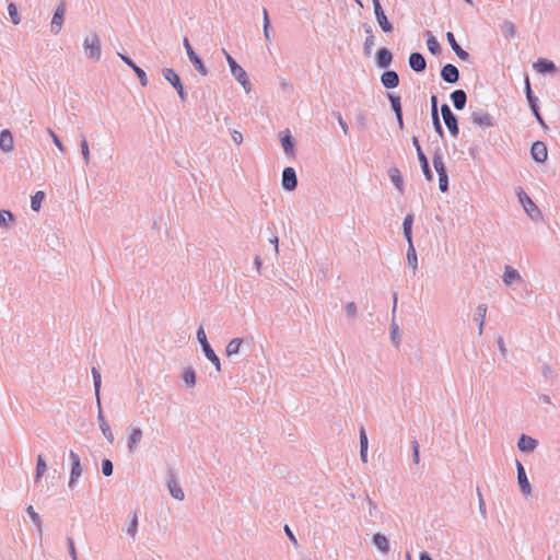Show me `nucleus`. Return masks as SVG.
<instances>
[{
  "instance_id": "50",
  "label": "nucleus",
  "mask_w": 560,
  "mask_h": 560,
  "mask_svg": "<svg viewBox=\"0 0 560 560\" xmlns=\"http://www.w3.org/2000/svg\"><path fill=\"white\" fill-rule=\"evenodd\" d=\"M26 512L33 521L34 525L37 527L39 534H42V520L37 512H35L32 505L26 508Z\"/></svg>"
},
{
  "instance_id": "47",
  "label": "nucleus",
  "mask_w": 560,
  "mask_h": 560,
  "mask_svg": "<svg viewBox=\"0 0 560 560\" xmlns=\"http://www.w3.org/2000/svg\"><path fill=\"white\" fill-rule=\"evenodd\" d=\"M432 162H433V166H434L438 175L442 174V172H443V174L447 173L445 164H444L443 159H442V155H441V153L439 151H436L434 153Z\"/></svg>"
},
{
  "instance_id": "1",
  "label": "nucleus",
  "mask_w": 560,
  "mask_h": 560,
  "mask_svg": "<svg viewBox=\"0 0 560 560\" xmlns=\"http://www.w3.org/2000/svg\"><path fill=\"white\" fill-rule=\"evenodd\" d=\"M222 51L225 55V58H226V61L230 67L232 75L243 86V89L248 93L252 89V84L247 78L245 70L236 62V60L225 49H222Z\"/></svg>"
},
{
  "instance_id": "43",
  "label": "nucleus",
  "mask_w": 560,
  "mask_h": 560,
  "mask_svg": "<svg viewBox=\"0 0 560 560\" xmlns=\"http://www.w3.org/2000/svg\"><path fill=\"white\" fill-rule=\"evenodd\" d=\"M243 343L242 338H233L226 346L225 352L228 357L235 355L240 352V348Z\"/></svg>"
},
{
  "instance_id": "21",
  "label": "nucleus",
  "mask_w": 560,
  "mask_h": 560,
  "mask_svg": "<svg viewBox=\"0 0 560 560\" xmlns=\"http://www.w3.org/2000/svg\"><path fill=\"white\" fill-rule=\"evenodd\" d=\"M393 62V54L386 47H382L376 52V63L378 68L387 69Z\"/></svg>"
},
{
  "instance_id": "17",
  "label": "nucleus",
  "mask_w": 560,
  "mask_h": 560,
  "mask_svg": "<svg viewBox=\"0 0 560 560\" xmlns=\"http://www.w3.org/2000/svg\"><path fill=\"white\" fill-rule=\"evenodd\" d=\"M374 14L381 30L384 33H392L394 30L393 24L388 21L382 5H376V8H374Z\"/></svg>"
},
{
  "instance_id": "60",
  "label": "nucleus",
  "mask_w": 560,
  "mask_h": 560,
  "mask_svg": "<svg viewBox=\"0 0 560 560\" xmlns=\"http://www.w3.org/2000/svg\"><path fill=\"white\" fill-rule=\"evenodd\" d=\"M477 497H478L479 512H480L481 516L483 518H486L487 517L486 504H485V501H483V498H482V494H481V491L479 488H477Z\"/></svg>"
},
{
  "instance_id": "51",
  "label": "nucleus",
  "mask_w": 560,
  "mask_h": 560,
  "mask_svg": "<svg viewBox=\"0 0 560 560\" xmlns=\"http://www.w3.org/2000/svg\"><path fill=\"white\" fill-rule=\"evenodd\" d=\"M8 13H9V16H10L11 22H12L14 25L20 24V22H21V18H20V15H19L18 8H16V5H15L13 2H10V3L8 4Z\"/></svg>"
},
{
  "instance_id": "37",
  "label": "nucleus",
  "mask_w": 560,
  "mask_h": 560,
  "mask_svg": "<svg viewBox=\"0 0 560 560\" xmlns=\"http://www.w3.org/2000/svg\"><path fill=\"white\" fill-rule=\"evenodd\" d=\"M372 540L375 547L383 553H387L389 551V542L385 535L381 533L374 534Z\"/></svg>"
},
{
  "instance_id": "28",
  "label": "nucleus",
  "mask_w": 560,
  "mask_h": 560,
  "mask_svg": "<svg viewBox=\"0 0 560 560\" xmlns=\"http://www.w3.org/2000/svg\"><path fill=\"white\" fill-rule=\"evenodd\" d=\"M451 100L453 102L454 107L457 110H462L466 106L467 94L464 90H455L451 93Z\"/></svg>"
},
{
  "instance_id": "27",
  "label": "nucleus",
  "mask_w": 560,
  "mask_h": 560,
  "mask_svg": "<svg viewBox=\"0 0 560 560\" xmlns=\"http://www.w3.org/2000/svg\"><path fill=\"white\" fill-rule=\"evenodd\" d=\"M534 68L541 74L555 73L557 70L555 62L545 58H539L534 63Z\"/></svg>"
},
{
  "instance_id": "55",
  "label": "nucleus",
  "mask_w": 560,
  "mask_h": 560,
  "mask_svg": "<svg viewBox=\"0 0 560 560\" xmlns=\"http://www.w3.org/2000/svg\"><path fill=\"white\" fill-rule=\"evenodd\" d=\"M439 188L441 192H446L448 190V176L447 173L439 174Z\"/></svg>"
},
{
  "instance_id": "58",
  "label": "nucleus",
  "mask_w": 560,
  "mask_h": 560,
  "mask_svg": "<svg viewBox=\"0 0 560 560\" xmlns=\"http://www.w3.org/2000/svg\"><path fill=\"white\" fill-rule=\"evenodd\" d=\"M411 448H412V462L418 465L420 462V446L418 441L413 440L411 441Z\"/></svg>"
},
{
  "instance_id": "7",
  "label": "nucleus",
  "mask_w": 560,
  "mask_h": 560,
  "mask_svg": "<svg viewBox=\"0 0 560 560\" xmlns=\"http://www.w3.org/2000/svg\"><path fill=\"white\" fill-rule=\"evenodd\" d=\"M184 47L186 49L187 57L189 61L192 63L194 68L202 75L206 77L208 74V69L205 66L202 59L192 49L188 38H184Z\"/></svg>"
},
{
  "instance_id": "54",
  "label": "nucleus",
  "mask_w": 560,
  "mask_h": 560,
  "mask_svg": "<svg viewBox=\"0 0 560 560\" xmlns=\"http://www.w3.org/2000/svg\"><path fill=\"white\" fill-rule=\"evenodd\" d=\"M114 471V465L110 459L104 458L102 460V472L104 476L109 477L113 475Z\"/></svg>"
},
{
  "instance_id": "29",
  "label": "nucleus",
  "mask_w": 560,
  "mask_h": 560,
  "mask_svg": "<svg viewBox=\"0 0 560 560\" xmlns=\"http://www.w3.org/2000/svg\"><path fill=\"white\" fill-rule=\"evenodd\" d=\"M143 436L142 430L140 428H133L131 429V432L128 436V451L130 453H135L137 450V444L141 441Z\"/></svg>"
},
{
  "instance_id": "62",
  "label": "nucleus",
  "mask_w": 560,
  "mask_h": 560,
  "mask_svg": "<svg viewBox=\"0 0 560 560\" xmlns=\"http://www.w3.org/2000/svg\"><path fill=\"white\" fill-rule=\"evenodd\" d=\"M67 542H68V547H69V555L71 557L72 560H78V555H77V550H75V547H74V541L71 537H68L67 538Z\"/></svg>"
},
{
  "instance_id": "12",
  "label": "nucleus",
  "mask_w": 560,
  "mask_h": 560,
  "mask_svg": "<svg viewBox=\"0 0 560 560\" xmlns=\"http://www.w3.org/2000/svg\"><path fill=\"white\" fill-rule=\"evenodd\" d=\"M118 57L121 59V61L127 65L130 69H132V71L136 73V75L138 77L139 79V82L142 86H147L148 83H149V80H148V77L145 74V72L140 68L138 67L132 59H130L128 56L121 54V52H117Z\"/></svg>"
},
{
  "instance_id": "22",
  "label": "nucleus",
  "mask_w": 560,
  "mask_h": 560,
  "mask_svg": "<svg viewBox=\"0 0 560 560\" xmlns=\"http://www.w3.org/2000/svg\"><path fill=\"white\" fill-rule=\"evenodd\" d=\"M446 39L459 59L467 61L470 58V55L458 45L452 32L446 33Z\"/></svg>"
},
{
  "instance_id": "5",
  "label": "nucleus",
  "mask_w": 560,
  "mask_h": 560,
  "mask_svg": "<svg viewBox=\"0 0 560 560\" xmlns=\"http://www.w3.org/2000/svg\"><path fill=\"white\" fill-rule=\"evenodd\" d=\"M524 90H525V94H526V98H527L529 108H530L534 117L542 127H546L545 120L539 110L538 98L533 93L528 77L525 78V89Z\"/></svg>"
},
{
  "instance_id": "14",
  "label": "nucleus",
  "mask_w": 560,
  "mask_h": 560,
  "mask_svg": "<svg viewBox=\"0 0 560 560\" xmlns=\"http://www.w3.org/2000/svg\"><path fill=\"white\" fill-rule=\"evenodd\" d=\"M65 11V3L61 2L54 12L50 23V32L55 35H57L62 28Z\"/></svg>"
},
{
  "instance_id": "11",
  "label": "nucleus",
  "mask_w": 560,
  "mask_h": 560,
  "mask_svg": "<svg viewBox=\"0 0 560 560\" xmlns=\"http://www.w3.org/2000/svg\"><path fill=\"white\" fill-rule=\"evenodd\" d=\"M281 185L282 188L287 191H293L298 187V176L296 172L293 167L287 166L282 171V178H281Z\"/></svg>"
},
{
  "instance_id": "52",
  "label": "nucleus",
  "mask_w": 560,
  "mask_h": 560,
  "mask_svg": "<svg viewBox=\"0 0 560 560\" xmlns=\"http://www.w3.org/2000/svg\"><path fill=\"white\" fill-rule=\"evenodd\" d=\"M15 218L10 210H0V226L8 228V221H14Z\"/></svg>"
},
{
  "instance_id": "46",
  "label": "nucleus",
  "mask_w": 560,
  "mask_h": 560,
  "mask_svg": "<svg viewBox=\"0 0 560 560\" xmlns=\"http://www.w3.org/2000/svg\"><path fill=\"white\" fill-rule=\"evenodd\" d=\"M387 97H388V100L390 102V106H392V109L395 113V116H400V113H402L400 96L392 94V93H388Z\"/></svg>"
},
{
  "instance_id": "20",
  "label": "nucleus",
  "mask_w": 560,
  "mask_h": 560,
  "mask_svg": "<svg viewBox=\"0 0 560 560\" xmlns=\"http://www.w3.org/2000/svg\"><path fill=\"white\" fill-rule=\"evenodd\" d=\"M168 475L170 479L167 481V488L170 490L171 495L178 501H183L185 498V493L180 486L177 483L174 472L170 470Z\"/></svg>"
},
{
  "instance_id": "56",
  "label": "nucleus",
  "mask_w": 560,
  "mask_h": 560,
  "mask_svg": "<svg viewBox=\"0 0 560 560\" xmlns=\"http://www.w3.org/2000/svg\"><path fill=\"white\" fill-rule=\"evenodd\" d=\"M48 133H49V136L51 137L52 142H54V144L58 148V150H59L60 152L65 153V152H66V148H65V145H63L62 141L60 140V138H59V137L55 133V131H54V130H51L50 128L48 129Z\"/></svg>"
},
{
  "instance_id": "13",
  "label": "nucleus",
  "mask_w": 560,
  "mask_h": 560,
  "mask_svg": "<svg viewBox=\"0 0 560 560\" xmlns=\"http://www.w3.org/2000/svg\"><path fill=\"white\" fill-rule=\"evenodd\" d=\"M516 470H517V482H518L522 493L524 495H529L532 493V486L526 476L525 468L520 460H516Z\"/></svg>"
},
{
  "instance_id": "41",
  "label": "nucleus",
  "mask_w": 560,
  "mask_h": 560,
  "mask_svg": "<svg viewBox=\"0 0 560 560\" xmlns=\"http://www.w3.org/2000/svg\"><path fill=\"white\" fill-rule=\"evenodd\" d=\"M413 214L408 213L402 222V233L407 242L412 241Z\"/></svg>"
},
{
  "instance_id": "39",
  "label": "nucleus",
  "mask_w": 560,
  "mask_h": 560,
  "mask_svg": "<svg viewBox=\"0 0 560 560\" xmlns=\"http://www.w3.org/2000/svg\"><path fill=\"white\" fill-rule=\"evenodd\" d=\"M389 178L394 186L399 190V192H404V182L400 174V171L397 167H390L388 171Z\"/></svg>"
},
{
  "instance_id": "35",
  "label": "nucleus",
  "mask_w": 560,
  "mask_h": 560,
  "mask_svg": "<svg viewBox=\"0 0 560 560\" xmlns=\"http://www.w3.org/2000/svg\"><path fill=\"white\" fill-rule=\"evenodd\" d=\"M502 279L506 285H511L513 282L521 280V275L515 268L508 265L504 268Z\"/></svg>"
},
{
  "instance_id": "16",
  "label": "nucleus",
  "mask_w": 560,
  "mask_h": 560,
  "mask_svg": "<svg viewBox=\"0 0 560 560\" xmlns=\"http://www.w3.org/2000/svg\"><path fill=\"white\" fill-rule=\"evenodd\" d=\"M441 78L446 83L455 84L459 80V71L454 65L446 63L441 69Z\"/></svg>"
},
{
  "instance_id": "26",
  "label": "nucleus",
  "mask_w": 560,
  "mask_h": 560,
  "mask_svg": "<svg viewBox=\"0 0 560 560\" xmlns=\"http://www.w3.org/2000/svg\"><path fill=\"white\" fill-rule=\"evenodd\" d=\"M537 445L538 441L526 434H522L517 441V447L521 452H533Z\"/></svg>"
},
{
  "instance_id": "38",
  "label": "nucleus",
  "mask_w": 560,
  "mask_h": 560,
  "mask_svg": "<svg viewBox=\"0 0 560 560\" xmlns=\"http://www.w3.org/2000/svg\"><path fill=\"white\" fill-rule=\"evenodd\" d=\"M280 141L284 152L289 155L292 154L294 151L295 141L289 130H287L285 133L281 136Z\"/></svg>"
},
{
  "instance_id": "36",
  "label": "nucleus",
  "mask_w": 560,
  "mask_h": 560,
  "mask_svg": "<svg viewBox=\"0 0 560 560\" xmlns=\"http://www.w3.org/2000/svg\"><path fill=\"white\" fill-rule=\"evenodd\" d=\"M407 243H408V249H407L408 266L412 269L413 273H416V271L418 269L417 252H416L412 241L407 242Z\"/></svg>"
},
{
  "instance_id": "53",
  "label": "nucleus",
  "mask_w": 560,
  "mask_h": 560,
  "mask_svg": "<svg viewBox=\"0 0 560 560\" xmlns=\"http://www.w3.org/2000/svg\"><path fill=\"white\" fill-rule=\"evenodd\" d=\"M80 145H81V153H82L83 160H84L85 164L88 165L90 163V150H89L88 141L83 135H81Z\"/></svg>"
},
{
  "instance_id": "4",
  "label": "nucleus",
  "mask_w": 560,
  "mask_h": 560,
  "mask_svg": "<svg viewBox=\"0 0 560 560\" xmlns=\"http://www.w3.org/2000/svg\"><path fill=\"white\" fill-rule=\"evenodd\" d=\"M517 197L525 212L532 220H539L541 218L539 208L522 188H518Z\"/></svg>"
},
{
  "instance_id": "15",
  "label": "nucleus",
  "mask_w": 560,
  "mask_h": 560,
  "mask_svg": "<svg viewBox=\"0 0 560 560\" xmlns=\"http://www.w3.org/2000/svg\"><path fill=\"white\" fill-rule=\"evenodd\" d=\"M530 155L537 163H544L548 158L547 145L542 141H535L530 148Z\"/></svg>"
},
{
  "instance_id": "30",
  "label": "nucleus",
  "mask_w": 560,
  "mask_h": 560,
  "mask_svg": "<svg viewBox=\"0 0 560 560\" xmlns=\"http://www.w3.org/2000/svg\"><path fill=\"white\" fill-rule=\"evenodd\" d=\"M0 149L3 152H10L13 150V137L9 129H3L0 132Z\"/></svg>"
},
{
  "instance_id": "18",
  "label": "nucleus",
  "mask_w": 560,
  "mask_h": 560,
  "mask_svg": "<svg viewBox=\"0 0 560 560\" xmlns=\"http://www.w3.org/2000/svg\"><path fill=\"white\" fill-rule=\"evenodd\" d=\"M409 67L415 72H423L427 68V60L421 52H411L408 59Z\"/></svg>"
},
{
  "instance_id": "31",
  "label": "nucleus",
  "mask_w": 560,
  "mask_h": 560,
  "mask_svg": "<svg viewBox=\"0 0 560 560\" xmlns=\"http://www.w3.org/2000/svg\"><path fill=\"white\" fill-rule=\"evenodd\" d=\"M162 74L164 79L175 89L177 90L178 86L183 85V82L180 80V77L172 69V68H164L162 70Z\"/></svg>"
},
{
  "instance_id": "64",
  "label": "nucleus",
  "mask_w": 560,
  "mask_h": 560,
  "mask_svg": "<svg viewBox=\"0 0 560 560\" xmlns=\"http://www.w3.org/2000/svg\"><path fill=\"white\" fill-rule=\"evenodd\" d=\"M541 374L546 380L550 378L552 376L551 366L549 364H544L541 366Z\"/></svg>"
},
{
  "instance_id": "49",
  "label": "nucleus",
  "mask_w": 560,
  "mask_h": 560,
  "mask_svg": "<svg viewBox=\"0 0 560 560\" xmlns=\"http://www.w3.org/2000/svg\"><path fill=\"white\" fill-rule=\"evenodd\" d=\"M130 522L127 527V533L135 539L138 530V515L137 513H132L129 515Z\"/></svg>"
},
{
  "instance_id": "8",
  "label": "nucleus",
  "mask_w": 560,
  "mask_h": 560,
  "mask_svg": "<svg viewBox=\"0 0 560 560\" xmlns=\"http://www.w3.org/2000/svg\"><path fill=\"white\" fill-rule=\"evenodd\" d=\"M412 144L417 151L418 160L420 162V166L423 172V175L428 182H431L433 179V173L430 168L429 160H428L427 155L423 153L420 142L417 137H412Z\"/></svg>"
},
{
  "instance_id": "45",
  "label": "nucleus",
  "mask_w": 560,
  "mask_h": 560,
  "mask_svg": "<svg viewBox=\"0 0 560 560\" xmlns=\"http://www.w3.org/2000/svg\"><path fill=\"white\" fill-rule=\"evenodd\" d=\"M47 470V464L43 457L42 454H39L37 456V460H36V475H35V482H38L40 480V478L43 477V475L45 474V471Z\"/></svg>"
},
{
  "instance_id": "42",
  "label": "nucleus",
  "mask_w": 560,
  "mask_h": 560,
  "mask_svg": "<svg viewBox=\"0 0 560 560\" xmlns=\"http://www.w3.org/2000/svg\"><path fill=\"white\" fill-rule=\"evenodd\" d=\"M425 35L428 37L427 38V46H428L429 51L432 55L440 54L441 52V45L438 42V39L432 35V33L430 31H427Z\"/></svg>"
},
{
  "instance_id": "9",
  "label": "nucleus",
  "mask_w": 560,
  "mask_h": 560,
  "mask_svg": "<svg viewBox=\"0 0 560 560\" xmlns=\"http://www.w3.org/2000/svg\"><path fill=\"white\" fill-rule=\"evenodd\" d=\"M69 458L71 462V471L68 486L73 489L79 477H81L83 468L81 465L80 456L74 452L70 451Z\"/></svg>"
},
{
  "instance_id": "63",
  "label": "nucleus",
  "mask_w": 560,
  "mask_h": 560,
  "mask_svg": "<svg viewBox=\"0 0 560 560\" xmlns=\"http://www.w3.org/2000/svg\"><path fill=\"white\" fill-rule=\"evenodd\" d=\"M346 314H347L348 317H351V318L355 317V315H357V305H355L354 302L347 303V305H346Z\"/></svg>"
},
{
  "instance_id": "57",
  "label": "nucleus",
  "mask_w": 560,
  "mask_h": 560,
  "mask_svg": "<svg viewBox=\"0 0 560 560\" xmlns=\"http://www.w3.org/2000/svg\"><path fill=\"white\" fill-rule=\"evenodd\" d=\"M366 502H368V505H369V515L371 517H377L378 514H380L377 505L375 504V502L368 494H366Z\"/></svg>"
},
{
  "instance_id": "33",
  "label": "nucleus",
  "mask_w": 560,
  "mask_h": 560,
  "mask_svg": "<svg viewBox=\"0 0 560 560\" xmlns=\"http://www.w3.org/2000/svg\"><path fill=\"white\" fill-rule=\"evenodd\" d=\"M368 450H369V440L366 436L365 429L363 427L360 428V458L363 463H368Z\"/></svg>"
},
{
  "instance_id": "2",
  "label": "nucleus",
  "mask_w": 560,
  "mask_h": 560,
  "mask_svg": "<svg viewBox=\"0 0 560 560\" xmlns=\"http://www.w3.org/2000/svg\"><path fill=\"white\" fill-rule=\"evenodd\" d=\"M84 54L89 59L98 61L101 59V40L96 33H91L83 40Z\"/></svg>"
},
{
  "instance_id": "44",
  "label": "nucleus",
  "mask_w": 560,
  "mask_h": 560,
  "mask_svg": "<svg viewBox=\"0 0 560 560\" xmlns=\"http://www.w3.org/2000/svg\"><path fill=\"white\" fill-rule=\"evenodd\" d=\"M45 192L42 191V190H38L36 191L32 197H31V209L33 211H39L40 210V207H42V202L43 200L45 199Z\"/></svg>"
},
{
  "instance_id": "10",
  "label": "nucleus",
  "mask_w": 560,
  "mask_h": 560,
  "mask_svg": "<svg viewBox=\"0 0 560 560\" xmlns=\"http://www.w3.org/2000/svg\"><path fill=\"white\" fill-rule=\"evenodd\" d=\"M472 124L481 127V128H489L494 125L493 117L486 110L479 108L471 112L470 115Z\"/></svg>"
},
{
  "instance_id": "48",
  "label": "nucleus",
  "mask_w": 560,
  "mask_h": 560,
  "mask_svg": "<svg viewBox=\"0 0 560 560\" xmlns=\"http://www.w3.org/2000/svg\"><path fill=\"white\" fill-rule=\"evenodd\" d=\"M502 34L505 38H512L515 36L516 28L513 22L504 21L501 26Z\"/></svg>"
},
{
  "instance_id": "6",
  "label": "nucleus",
  "mask_w": 560,
  "mask_h": 560,
  "mask_svg": "<svg viewBox=\"0 0 560 560\" xmlns=\"http://www.w3.org/2000/svg\"><path fill=\"white\" fill-rule=\"evenodd\" d=\"M441 115L444 124L453 137H457L459 133L457 116L452 112L447 104L441 106Z\"/></svg>"
},
{
  "instance_id": "25",
  "label": "nucleus",
  "mask_w": 560,
  "mask_h": 560,
  "mask_svg": "<svg viewBox=\"0 0 560 560\" xmlns=\"http://www.w3.org/2000/svg\"><path fill=\"white\" fill-rule=\"evenodd\" d=\"M97 421H98V424H100V429L103 433V435L105 436V439L109 442V443H113L114 441V434L110 430V427L109 424L107 423V421L105 420V417L103 415V411H102V406L100 405V407H97Z\"/></svg>"
},
{
  "instance_id": "23",
  "label": "nucleus",
  "mask_w": 560,
  "mask_h": 560,
  "mask_svg": "<svg viewBox=\"0 0 560 560\" xmlns=\"http://www.w3.org/2000/svg\"><path fill=\"white\" fill-rule=\"evenodd\" d=\"M363 28L368 35L363 44V52L366 57H370L372 54V49L375 46V36L370 24L364 23Z\"/></svg>"
},
{
  "instance_id": "40",
  "label": "nucleus",
  "mask_w": 560,
  "mask_h": 560,
  "mask_svg": "<svg viewBox=\"0 0 560 560\" xmlns=\"http://www.w3.org/2000/svg\"><path fill=\"white\" fill-rule=\"evenodd\" d=\"M182 378L187 388H192L196 385V372L191 366H186L183 370Z\"/></svg>"
},
{
  "instance_id": "19",
  "label": "nucleus",
  "mask_w": 560,
  "mask_h": 560,
  "mask_svg": "<svg viewBox=\"0 0 560 560\" xmlns=\"http://www.w3.org/2000/svg\"><path fill=\"white\" fill-rule=\"evenodd\" d=\"M381 83L385 89H395L399 85V75L394 70H385L381 74Z\"/></svg>"
},
{
  "instance_id": "24",
  "label": "nucleus",
  "mask_w": 560,
  "mask_h": 560,
  "mask_svg": "<svg viewBox=\"0 0 560 560\" xmlns=\"http://www.w3.org/2000/svg\"><path fill=\"white\" fill-rule=\"evenodd\" d=\"M397 307V293H394V305L392 310V323H390V340L395 346L399 345V327L395 322V313Z\"/></svg>"
},
{
  "instance_id": "3",
  "label": "nucleus",
  "mask_w": 560,
  "mask_h": 560,
  "mask_svg": "<svg viewBox=\"0 0 560 560\" xmlns=\"http://www.w3.org/2000/svg\"><path fill=\"white\" fill-rule=\"evenodd\" d=\"M197 339L200 342V346L202 348V351L206 355V358L215 366V370L218 372L221 371V363L219 357L213 351L212 347L208 342L205 329L202 326H200L197 330Z\"/></svg>"
},
{
  "instance_id": "61",
  "label": "nucleus",
  "mask_w": 560,
  "mask_h": 560,
  "mask_svg": "<svg viewBox=\"0 0 560 560\" xmlns=\"http://www.w3.org/2000/svg\"><path fill=\"white\" fill-rule=\"evenodd\" d=\"M431 117H432V122H433L435 131L439 133L440 137H443L444 130L442 128L439 115H433Z\"/></svg>"
},
{
  "instance_id": "34",
  "label": "nucleus",
  "mask_w": 560,
  "mask_h": 560,
  "mask_svg": "<svg viewBox=\"0 0 560 560\" xmlns=\"http://www.w3.org/2000/svg\"><path fill=\"white\" fill-rule=\"evenodd\" d=\"M91 373H92V377H93V385H94V392H95V397H96V405H97V407H100V405H101L100 393H101V386H102L101 372H100L98 369L93 366L92 370H91Z\"/></svg>"
},
{
  "instance_id": "59",
  "label": "nucleus",
  "mask_w": 560,
  "mask_h": 560,
  "mask_svg": "<svg viewBox=\"0 0 560 560\" xmlns=\"http://www.w3.org/2000/svg\"><path fill=\"white\" fill-rule=\"evenodd\" d=\"M332 116L337 119L339 126L341 127L343 133L347 136L349 133V127L348 124L342 118L341 114L339 112H332Z\"/></svg>"
},
{
  "instance_id": "32",
  "label": "nucleus",
  "mask_w": 560,
  "mask_h": 560,
  "mask_svg": "<svg viewBox=\"0 0 560 560\" xmlns=\"http://www.w3.org/2000/svg\"><path fill=\"white\" fill-rule=\"evenodd\" d=\"M487 305L486 304H479L476 307V313L474 319L478 323V334L481 336L483 334V326H485V318L487 314Z\"/></svg>"
}]
</instances>
